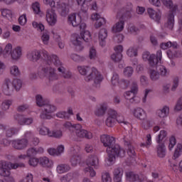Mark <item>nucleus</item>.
Segmentation results:
<instances>
[{
  "label": "nucleus",
  "mask_w": 182,
  "mask_h": 182,
  "mask_svg": "<svg viewBox=\"0 0 182 182\" xmlns=\"http://www.w3.org/2000/svg\"><path fill=\"white\" fill-rule=\"evenodd\" d=\"M100 141L104 147H107L106 151L108 154L107 160L109 163H114L116 157H124L126 156V151L120 147V145L116 144L114 137L102 134L100 136Z\"/></svg>",
  "instance_id": "f257e3e1"
},
{
  "label": "nucleus",
  "mask_w": 182,
  "mask_h": 182,
  "mask_svg": "<svg viewBox=\"0 0 182 182\" xmlns=\"http://www.w3.org/2000/svg\"><path fill=\"white\" fill-rule=\"evenodd\" d=\"M78 72L80 75L85 76V82H93V86L99 87L100 82L103 80V76L99 73L97 69L87 66H78Z\"/></svg>",
  "instance_id": "f03ea898"
},
{
  "label": "nucleus",
  "mask_w": 182,
  "mask_h": 182,
  "mask_svg": "<svg viewBox=\"0 0 182 182\" xmlns=\"http://www.w3.org/2000/svg\"><path fill=\"white\" fill-rule=\"evenodd\" d=\"M133 14V4L129 3L125 7L122 9L117 15V18H119V21L116 23L113 26V32H122L124 29V22L129 21L132 18Z\"/></svg>",
  "instance_id": "7ed1b4c3"
},
{
  "label": "nucleus",
  "mask_w": 182,
  "mask_h": 182,
  "mask_svg": "<svg viewBox=\"0 0 182 182\" xmlns=\"http://www.w3.org/2000/svg\"><path fill=\"white\" fill-rule=\"evenodd\" d=\"M21 168L25 167V164L23 163H16L12 164L11 162H8L6 161H0V176L2 177H8L7 181H14V178L9 177L11 176V171H9L10 168H13L14 170H16V168Z\"/></svg>",
  "instance_id": "20e7f679"
},
{
  "label": "nucleus",
  "mask_w": 182,
  "mask_h": 182,
  "mask_svg": "<svg viewBox=\"0 0 182 182\" xmlns=\"http://www.w3.org/2000/svg\"><path fill=\"white\" fill-rule=\"evenodd\" d=\"M161 2L164 6L171 10L168 15V20L165 26L171 31L174 28V14L177 12L178 6L176 4L173 5L172 0H161Z\"/></svg>",
  "instance_id": "39448f33"
},
{
  "label": "nucleus",
  "mask_w": 182,
  "mask_h": 182,
  "mask_svg": "<svg viewBox=\"0 0 182 182\" xmlns=\"http://www.w3.org/2000/svg\"><path fill=\"white\" fill-rule=\"evenodd\" d=\"M72 43L77 46V50H82L83 49V46L82 44L83 42H90L92 41V35H90V32L84 31L83 33H80V34H73L72 35Z\"/></svg>",
  "instance_id": "423d86ee"
},
{
  "label": "nucleus",
  "mask_w": 182,
  "mask_h": 182,
  "mask_svg": "<svg viewBox=\"0 0 182 182\" xmlns=\"http://www.w3.org/2000/svg\"><path fill=\"white\" fill-rule=\"evenodd\" d=\"M161 50H158L156 52V55L154 54H151L149 51H145L142 54V59L144 62H149L150 68H157V63H161Z\"/></svg>",
  "instance_id": "0eeeda50"
},
{
  "label": "nucleus",
  "mask_w": 182,
  "mask_h": 182,
  "mask_svg": "<svg viewBox=\"0 0 182 182\" xmlns=\"http://www.w3.org/2000/svg\"><path fill=\"white\" fill-rule=\"evenodd\" d=\"M87 166L85 168V173H89L90 177H95L96 176V171L94 168H97L99 167V158L97 156H91L87 160Z\"/></svg>",
  "instance_id": "6e6552de"
},
{
  "label": "nucleus",
  "mask_w": 182,
  "mask_h": 182,
  "mask_svg": "<svg viewBox=\"0 0 182 182\" xmlns=\"http://www.w3.org/2000/svg\"><path fill=\"white\" fill-rule=\"evenodd\" d=\"M56 109V106L50 103H46L43 107V112L40 114L41 119L43 120H50L52 119V113H55Z\"/></svg>",
  "instance_id": "1a4fd4ad"
},
{
  "label": "nucleus",
  "mask_w": 182,
  "mask_h": 182,
  "mask_svg": "<svg viewBox=\"0 0 182 182\" xmlns=\"http://www.w3.org/2000/svg\"><path fill=\"white\" fill-rule=\"evenodd\" d=\"M42 55L43 59L47 62L48 65H54V66H57V68H60V66H62V63L60 62V60H59L58 55H49V53L46 50H43Z\"/></svg>",
  "instance_id": "9d476101"
},
{
  "label": "nucleus",
  "mask_w": 182,
  "mask_h": 182,
  "mask_svg": "<svg viewBox=\"0 0 182 182\" xmlns=\"http://www.w3.org/2000/svg\"><path fill=\"white\" fill-rule=\"evenodd\" d=\"M41 72L49 80H58V74H56L55 68L50 65H44L41 69Z\"/></svg>",
  "instance_id": "9b49d317"
},
{
  "label": "nucleus",
  "mask_w": 182,
  "mask_h": 182,
  "mask_svg": "<svg viewBox=\"0 0 182 182\" xmlns=\"http://www.w3.org/2000/svg\"><path fill=\"white\" fill-rule=\"evenodd\" d=\"M116 114H117V112H116V110H108L107 118L105 120V124L107 127H113L114 124H116Z\"/></svg>",
  "instance_id": "f8f14e48"
},
{
  "label": "nucleus",
  "mask_w": 182,
  "mask_h": 182,
  "mask_svg": "<svg viewBox=\"0 0 182 182\" xmlns=\"http://www.w3.org/2000/svg\"><path fill=\"white\" fill-rule=\"evenodd\" d=\"M15 120L18 122L20 126H31L33 123V118L25 117L23 114H17L14 116Z\"/></svg>",
  "instance_id": "ddd939ff"
},
{
  "label": "nucleus",
  "mask_w": 182,
  "mask_h": 182,
  "mask_svg": "<svg viewBox=\"0 0 182 182\" xmlns=\"http://www.w3.org/2000/svg\"><path fill=\"white\" fill-rule=\"evenodd\" d=\"M46 21L50 26H55V25H56V22H58V16H56V13H55L53 9L47 10Z\"/></svg>",
  "instance_id": "4468645a"
},
{
  "label": "nucleus",
  "mask_w": 182,
  "mask_h": 182,
  "mask_svg": "<svg viewBox=\"0 0 182 182\" xmlns=\"http://www.w3.org/2000/svg\"><path fill=\"white\" fill-rule=\"evenodd\" d=\"M2 92L6 96H11L14 93V87L12 82L9 78H6L2 85Z\"/></svg>",
  "instance_id": "2eb2a0df"
},
{
  "label": "nucleus",
  "mask_w": 182,
  "mask_h": 182,
  "mask_svg": "<svg viewBox=\"0 0 182 182\" xmlns=\"http://www.w3.org/2000/svg\"><path fill=\"white\" fill-rule=\"evenodd\" d=\"M0 129L4 130L6 137H12L14 134H16L19 132V129L8 125H4L0 124Z\"/></svg>",
  "instance_id": "dca6fc26"
},
{
  "label": "nucleus",
  "mask_w": 182,
  "mask_h": 182,
  "mask_svg": "<svg viewBox=\"0 0 182 182\" xmlns=\"http://www.w3.org/2000/svg\"><path fill=\"white\" fill-rule=\"evenodd\" d=\"M74 132L75 133L76 136H77V137H80V139L85 138L88 140H90V139H93V134L86 129H82V127H80V128L79 129H75Z\"/></svg>",
  "instance_id": "f3484780"
},
{
  "label": "nucleus",
  "mask_w": 182,
  "mask_h": 182,
  "mask_svg": "<svg viewBox=\"0 0 182 182\" xmlns=\"http://www.w3.org/2000/svg\"><path fill=\"white\" fill-rule=\"evenodd\" d=\"M12 146L16 150H23L28 146V140L26 139L14 140L12 141Z\"/></svg>",
  "instance_id": "a211bd4d"
},
{
  "label": "nucleus",
  "mask_w": 182,
  "mask_h": 182,
  "mask_svg": "<svg viewBox=\"0 0 182 182\" xmlns=\"http://www.w3.org/2000/svg\"><path fill=\"white\" fill-rule=\"evenodd\" d=\"M68 21L73 26H79L80 25V23L82 22V17L80 14L73 13L68 16Z\"/></svg>",
  "instance_id": "6ab92c4d"
},
{
  "label": "nucleus",
  "mask_w": 182,
  "mask_h": 182,
  "mask_svg": "<svg viewBox=\"0 0 182 182\" xmlns=\"http://www.w3.org/2000/svg\"><path fill=\"white\" fill-rule=\"evenodd\" d=\"M123 168L117 167L114 168L112 172V178L114 182H123L122 178H123Z\"/></svg>",
  "instance_id": "aec40b11"
},
{
  "label": "nucleus",
  "mask_w": 182,
  "mask_h": 182,
  "mask_svg": "<svg viewBox=\"0 0 182 182\" xmlns=\"http://www.w3.org/2000/svg\"><path fill=\"white\" fill-rule=\"evenodd\" d=\"M91 18L92 21H96L95 23V28L99 29V28L103 26L106 23V20L103 17H100V15L94 14L92 15Z\"/></svg>",
  "instance_id": "412c9836"
},
{
  "label": "nucleus",
  "mask_w": 182,
  "mask_h": 182,
  "mask_svg": "<svg viewBox=\"0 0 182 182\" xmlns=\"http://www.w3.org/2000/svg\"><path fill=\"white\" fill-rule=\"evenodd\" d=\"M106 112H107V104L102 103L97 107L94 113L97 117H102L106 114Z\"/></svg>",
  "instance_id": "4be33fe9"
},
{
  "label": "nucleus",
  "mask_w": 182,
  "mask_h": 182,
  "mask_svg": "<svg viewBox=\"0 0 182 182\" xmlns=\"http://www.w3.org/2000/svg\"><path fill=\"white\" fill-rule=\"evenodd\" d=\"M134 116L136 117V119H139V120H146L147 116L146 115V112H144V109L137 107L134 109L133 112Z\"/></svg>",
  "instance_id": "5701e85b"
},
{
  "label": "nucleus",
  "mask_w": 182,
  "mask_h": 182,
  "mask_svg": "<svg viewBox=\"0 0 182 182\" xmlns=\"http://www.w3.org/2000/svg\"><path fill=\"white\" fill-rule=\"evenodd\" d=\"M65 150V146L63 145L58 146L57 149L50 148L48 149V153L50 156H60L63 151Z\"/></svg>",
  "instance_id": "b1692460"
},
{
  "label": "nucleus",
  "mask_w": 182,
  "mask_h": 182,
  "mask_svg": "<svg viewBox=\"0 0 182 182\" xmlns=\"http://www.w3.org/2000/svg\"><path fill=\"white\" fill-rule=\"evenodd\" d=\"M157 67L153 68L150 66L148 68V73L150 76V79L154 81L159 80V79H160V73H159V72L155 70V69Z\"/></svg>",
  "instance_id": "393cba45"
},
{
  "label": "nucleus",
  "mask_w": 182,
  "mask_h": 182,
  "mask_svg": "<svg viewBox=\"0 0 182 182\" xmlns=\"http://www.w3.org/2000/svg\"><path fill=\"white\" fill-rule=\"evenodd\" d=\"M56 171L58 174H63L70 171V165L67 164H60L56 167Z\"/></svg>",
  "instance_id": "a878e982"
},
{
  "label": "nucleus",
  "mask_w": 182,
  "mask_h": 182,
  "mask_svg": "<svg viewBox=\"0 0 182 182\" xmlns=\"http://www.w3.org/2000/svg\"><path fill=\"white\" fill-rule=\"evenodd\" d=\"M42 58L43 59V55L40 51L34 50L32 51L31 53L28 55V58L29 60H33L34 62H36V60H39Z\"/></svg>",
  "instance_id": "bb28decb"
},
{
  "label": "nucleus",
  "mask_w": 182,
  "mask_h": 182,
  "mask_svg": "<svg viewBox=\"0 0 182 182\" xmlns=\"http://www.w3.org/2000/svg\"><path fill=\"white\" fill-rule=\"evenodd\" d=\"M127 180L129 182H141V178L139 174L134 173V172H128L127 173Z\"/></svg>",
  "instance_id": "cd10ccee"
},
{
  "label": "nucleus",
  "mask_w": 182,
  "mask_h": 182,
  "mask_svg": "<svg viewBox=\"0 0 182 182\" xmlns=\"http://www.w3.org/2000/svg\"><path fill=\"white\" fill-rule=\"evenodd\" d=\"M156 151L158 157L161 159L166 157V145L164 143L159 144L156 146Z\"/></svg>",
  "instance_id": "c85d7f7f"
},
{
  "label": "nucleus",
  "mask_w": 182,
  "mask_h": 182,
  "mask_svg": "<svg viewBox=\"0 0 182 182\" xmlns=\"http://www.w3.org/2000/svg\"><path fill=\"white\" fill-rule=\"evenodd\" d=\"M38 164L42 167H52V162L49 160V158L46 156L40 157L38 159Z\"/></svg>",
  "instance_id": "c756f323"
},
{
  "label": "nucleus",
  "mask_w": 182,
  "mask_h": 182,
  "mask_svg": "<svg viewBox=\"0 0 182 182\" xmlns=\"http://www.w3.org/2000/svg\"><path fill=\"white\" fill-rule=\"evenodd\" d=\"M70 114H73V110L72 108H69L67 112H60L56 114L57 117L59 119H70Z\"/></svg>",
  "instance_id": "7c9ffc66"
},
{
  "label": "nucleus",
  "mask_w": 182,
  "mask_h": 182,
  "mask_svg": "<svg viewBox=\"0 0 182 182\" xmlns=\"http://www.w3.org/2000/svg\"><path fill=\"white\" fill-rule=\"evenodd\" d=\"M147 12L149 16L151 19H154V21H156V22H159L160 18H161V16L158 13H156V11L151 8L147 9Z\"/></svg>",
  "instance_id": "2f4dec72"
},
{
  "label": "nucleus",
  "mask_w": 182,
  "mask_h": 182,
  "mask_svg": "<svg viewBox=\"0 0 182 182\" xmlns=\"http://www.w3.org/2000/svg\"><path fill=\"white\" fill-rule=\"evenodd\" d=\"M168 112H170V108L167 106H164L163 108L157 110V114L161 119H164L168 116Z\"/></svg>",
  "instance_id": "473e14b6"
},
{
  "label": "nucleus",
  "mask_w": 182,
  "mask_h": 182,
  "mask_svg": "<svg viewBox=\"0 0 182 182\" xmlns=\"http://www.w3.org/2000/svg\"><path fill=\"white\" fill-rule=\"evenodd\" d=\"M99 39L101 40L100 45L105 46V40L107 38V30L106 28H102L98 34Z\"/></svg>",
  "instance_id": "72a5a7b5"
},
{
  "label": "nucleus",
  "mask_w": 182,
  "mask_h": 182,
  "mask_svg": "<svg viewBox=\"0 0 182 182\" xmlns=\"http://www.w3.org/2000/svg\"><path fill=\"white\" fill-rule=\"evenodd\" d=\"M22 55V50L21 47H17L11 52V56L14 60H18L21 55Z\"/></svg>",
  "instance_id": "f704fd0d"
},
{
  "label": "nucleus",
  "mask_w": 182,
  "mask_h": 182,
  "mask_svg": "<svg viewBox=\"0 0 182 182\" xmlns=\"http://www.w3.org/2000/svg\"><path fill=\"white\" fill-rule=\"evenodd\" d=\"M124 97L127 99V100H129L130 103H134L136 102V99H138L137 97H136V94L132 92V91H127L124 93Z\"/></svg>",
  "instance_id": "c9c22d12"
},
{
  "label": "nucleus",
  "mask_w": 182,
  "mask_h": 182,
  "mask_svg": "<svg viewBox=\"0 0 182 182\" xmlns=\"http://www.w3.org/2000/svg\"><path fill=\"white\" fill-rule=\"evenodd\" d=\"M64 127L66 129H68L70 132H72L73 133L75 132V130L77 129H80L81 125L80 124H72L70 122H67L63 124Z\"/></svg>",
  "instance_id": "e433bc0d"
},
{
  "label": "nucleus",
  "mask_w": 182,
  "mask_h": 182,
  "mask_svg": "<svg viewBox=\"0 0 182 182\" xmlns=\"http://www.w3.org/2000/svg\"><path fill=\"white\" fill-rule=\"evenodd\" d=\"M181 154H182V144H178L175 149L173 156L172 157L173 160H176V159H178V157H180Z\"/></svg>",
  "instance_id": "4c0bfd02"
},
{
  "label": "nucleus",
  "mask_w": 182,
  "mask_h": 182,
  "mask_svg": "<svg viewBox=\"0 0 182 182\" xmlns=\"http://www.w3.org/2000/svg\"><path fill=\"white\" fill-rule=\"evenodd\" d=\"M80 155L75 154L71 156L70 159V163L73 167H76L79 163H80Z\"/></svg>",
  "instance_id": "58836bf2"
},
{
  "label": "nucleus",
  "mask_w": 182,
  "mask_h": 182,
  "mask_svg": "<svg viewBox=\"0 0 182 182\" xmlns=\"http://www.w3.org/2000/svg\"><path fill=\"white\" fill-rule=\"evenodd\" d=\"M166 137H167V132L165 130L160 131V133L156 138V143H158V144L161 143L164 144V139H166Z\"/></svg>",
  "instance_id": "ea45409f"
},
{
  "label": "nucleus",
  "mask_w": 182,
  "mask_h": 182,
  "mask_svg": "<svg viewBox=\"0 0 182 182\" xmlns=\"http://www.w3.org/2000/svg\"><path fill=\"white\" fill-rule=\"evenodd\" d=\"M60 14L61 16H66L69 14V6L66 3H63L60 8Z\"/></svg>",
  "instance_id": "a19ab883"
},
{
  "label": "nucleus",
  "mask_w": 182,
  "mask_h": 182,
  "mask_svg": "<svg viewBox=\"0 0 182 182\" xmlns=\"http://www.w3.org/2000/svg\"><path fill=\"white\" fill-rule=\"evenodd\" d=\"M11 83L13 87H14L16 92H19V90H21V89L22 88V80H21L20 79H15Z\"/></svg>",
  "instance_id": "79ce46f5"
},
{
  "label": "nucleus",
  "mask_w": 182,
  "mask_h": 182,
  "mask_svg": "<svg viewBox=\"0 0 182 182\" xmlns=\"http://www.w3.org/2000/svg\"><path fill=\"white\" fill-rule=\"evenodd\" d=\"M115 120L119 124H121V126H127L129 124V122L126 121V119H124V117H123L122 115L117 116V114Z\"/></svg>",
  "instance_id": "37998d69"
},
{
  "label": "nucleus",
  "mask_w": 182,
  "mask_h": 182,
  "mask_svg": "<svg viewBox=\"0 0 182 182\" xmlns=\"http://www.w3.org/2000/svg\"><path fill=\"white\" fill-rule=\"evenodd\" d=\"M58 72H60V73H62V76L63 77H64V79H70V77H72V73H69V72H65V68L60 66L58 68Z\"/></svg>",
  "instance_id": "c03bdc74"
},
{
  "label": "nucleus",
  "mask_w": 182,
  "mask_h": 182,
  "mask_svg": "<svg viewBox=\"0 0 182 182\" xmlns=\"http://www.w3.org/2000/svg\"><path fill=\"white\" fill-rule=\"evenodd\" d=\"M127 55L129 58H134L137 56V48H136V47H130L127 50Z\"/></svg>",
  "instance_id": "a18cd8bd"
},
{
  "label": "nucleus",
  "mask_w": 182,
  "mask_h": 182,
  "mask_svg": "<svg viewBox=\"0 0 182 182\" xmlns=\"http://www.w3.org/2000/svg\"><path fill=\"white\" fill-rule=\"evenodd\" d=\"M49 137H55V139H60L62 137L63 134L60 130H54V131H50L48 133Z\"/></svg>",
  "instance_id": "49530a36"
},
{
  "label": "nucleus",
  "mask_w": 182,
  "mask_h": 182,
  "mask_svg": "<svg viewBox=\"0 0 182 182\" xmlns=\"http://www.w3.org/2000/svg\"><path fill=\"white\" fill-rule=\"evenodd\" d=\"M36 105L39 107H43L46 102L43 100V97L41 95H37L36 96Z\"/></svg>",
  "instance_id": "de8ad7c7"
},
{
  "label": "nucleus",
  "mask_w": 182,
  "mask_h": 182,
  "mask_svg": "<svg viewBox=\"0 0 182 182\" xmlns=\"http://www.w3.org/2000/svg\"><path fill=\"white\" fill-rule=\"evenodd\" d=\"M49 39H50L49 32L45 30L43 32V34L41 36L42 42L44 43V45H48V43H49Z\"/></svg>",
  "instance_id": "09e8293b"
},
{
  "label": "nucleus",
  "mask_w": 182,
  "mask_h": 182,
  "mask_svg": "<svg viewBox=\"0 0 182 182\" xmlns=\"http://www.w3.org/2000/svg\"><path fill=\"white\" fill-rule=\"evenodd\" d=\"M11 105H12V101L9 100H4L1 105V110L6 112V110L9 109Z\"/></svg>",
  "instance_id": "8fccbe9b"
},
{
  "label": "nucleus",
  "mask_w": 182,
  "mask_h": 182,
  "mask_svg": "<svg viewBox=\"0 0 182 182\" xmlns=\"http://www.w3.org/2000/svg\"><path fill=\"white\" fill-rule=\"evenodd\" d=\"M1 15L4 18H8L9 21H12V18L14 16V15L12 14V11L11 10L7 9L3 10L1 11Z\"/></svg>",
  "instance_id": "3c124183"
},
{
  "label": "nucleus",
  "mask_w": 182,
  "mask_h": 182,
  "mask_svg": "<svg viewBox=\"0 0 182 182\" xmlns=\"http://www.w3.org/2000/svg\"><path fill=\"white\" fill-rule=\"evenodd\" d=\"M119 86L121 89H127L130 86V81L129 80L122 79L119 82Z\"/></svg>",
  "instance_id": "603ef678"
},
{
  "label": "nucleus",
  "mask_w": 182,
  "mask_h": 182,
  "mask_svg": "<svg viewBox=\"0 0 182 182\" xmlns=\"http://www.w3.org/2000/svg\"><path fill=\"white\" fill-rule=\"evenodd\" d=\"M10 73L13 76H21V71H19V68L16 65L10 68Z\"/></svg>",
  "instance_id": "864d4df0"
},
{
  "label": "nucleus",
  "mask_w": 182,
  "mask_h": 182,
  "mask_svg": "<svg viewBox=\"0 0 182 182\" xmlns=\"http://www.w3.org/2000/svg\"><path fill=\"white\" fill-rule=\"evenodd\" d=\"M123 58V55L120 53H115L111 55V59L114 62H120Z\"/></svg>",
  "instance_id": "5fc2aeb1"
},
{
  "label": "nucleus",
  "mask_w": 182,
  "mask_h": 182,
  "mask_svg": "<svg viewBox=\"0 0 182 182\" xmlns=\"http://www.w3.org/2000/svg\"><path fill=\"white\" fill-rule=\"evenodd\" d=\"M28 163L31 167H36L39 164V159L36 157L29 158Z\"/></svg>",
  "instance_id": "6e6d98bb"
},
{
  "label": "nucleus",
  "mask_w": 182,
  "mask_h": 182,
  "mask_svg": "<svg viewBox=\"0 0 182 182\" xmlns=\"http://www.w3.org/2000/svg\"><path fill=\"white\" fill-rule=\"evenodd\" d=\"M32 26L33 28H35V29H37V31H40L41 32L45 31V26H43V24L42 23H39L36 21H33Z\"/></svg>",
  "instance_id": "4d7b16f0"
},
{
  "label": "nucleus",
  "mask_w": 182,
  "mask_h": 182,
  "mask_svg": "<svg viewBox=\"0 0 182 182\" xmlns=\"http://www.w3.org/2000/svg\"><path fill=\"white\" fill-rule=\"evenodd\" d=\"M102 182H112V177L110 173L108 172H103L102 173Z\"/></svg>",
  "instance_id": "13d9d810"
},
{
  "label": "nucleus",
  "mask_w": 182,
  "mask_h": 182,
  "mask_svg": "<svg viewBox=\"0 0 182 182\" xmlns=\"http://www.w3.org/2000/svg\"><path fill=\"white\" fill-rule=\"evenodd\" d=\"M27 156L28 159L35 157L36 156V148H29L26 151Z\"/></svg>",
  "instance_id": "bf43d9fd"
},
{
  "label": "nucleus",
  "mask_w": 182,
  "mask_h": 182,
  "mask_svg": "<svg viewBox=\"0 0 182 182\" xmlns=\"http://www.w3.org/2000/svg\"><path fill=\"white\" fill-rule=\"evenodd\" d=\"M161 76L166 77L167 75H168V73L167 72V68L164 67V65H159V73Z\"/></svg>",
  "instance_id": "052dcab7"
},
{
  "label": "nucleus",
  "mask_w": 182,
  "mask_h": 182,
  "mask_svg": "<svg viewBox=\"0 0 182 182\" xmlns=\"http://www.w3.org/2000/svg\"><path fill=\"white\" fill-rule=\"evenodd\" d=\"M177 144V140L176 139V137L171 136L169 139V144H168V149L173 150L176 144Z\"/></svg>",
  "instance_id": "680f3d73"
},
{
  "label": "nucleus",
  "mask_w": 182,
  "mask_h": 182,
  "mask_svg": "<svg viewBox=\"0 0 182 182\" xmlns=\"http://www.w3.org/2000/svg\"><path fill=\"white\" fill-rule=\"evenodd\" d=\"M131 92L132 93H134L137 95V92H139V85H137V82L133 81L131 85Z\"/></svg>",
  "instance_id": "e2e57ef3"
},
{
  "label": "nucleus",
  "mask_w": 182,
  "mask_h": 182,
  "mask_svg": "<svg viewBox=\"0 0 182 182\" xmlns=\"http://www.w3.org/2000/svg\"><path fill=\"white\" fill-rule=\"evenodd\" d=\"M111 83L113 85V86H116V85H119V75L117 73H114L112 79H111Z\"/></svg>",
  "instance_id": "0e129e2a"
},
{
  "label": "nucleus",
  "mask_w": 182,
  "mask_h": 182,
  "mask_svg": "<svg viewBox=\"0 0 182 182\" xmlns=\"http://www.w3.org/2000/svg\"><path fill=\"white\" fill-rule=\"evenodd\" d=\"M124 75L127 77H130L133 75V68L132 67H127L124 70Z\"/></svg>",
  "instance_id": "69168bd1"
},
{
  "label": "nucleus",
  "mask_w": 182,
  "mask_h": 182,
  "mask_svg": "<svg viewBox=\"0 0 182 182\" xmlns=\"http://www.w3.org/2000/svg\"><path fill=\"white\" fill-rule=\"evenodd\" d=\"M70 180H72V175L70 173H68L60 178L61 182H70Z\"/></svg>",
  "instance_id": "338daca9"
},
{
  "label": "nucleus",
  "mask_w": 182,
  "mask_h": 182,
  "mask_svg": "<svg viewBox=\"0 0 182 182\" xmlns=\"http://www.w3.org/2000/svg\"><path fill=\"white\" fill-rule=\"evenodd\" d=\"M174 109L176 112L182 110V97L178 99Z\"/></svg>",
  "instance_id": "774afa93"
}]
</instances>
